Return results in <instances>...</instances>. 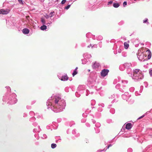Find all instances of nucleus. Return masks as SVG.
I'll use <instances>...</instances> for the list:
<instances>
[{"instance_id":"nucleus-1","label":"nucleus","mask_w":152,"mask_h":152,"mask_svg":"<svg viewBox=\"0 0 152 152\" xmlns=\"http://www.w3.org/2000/svg\"><path fill=\"white\" fill-rule=\"evenodd\" d=\"M48 109L50 108L54 112H61L65 109L66 106L65 101L61 97L60 94H53L47 102Z\"/></svg>"},{"instance_id":"nucleus-2","label":"nucleus","mask_w":152,"mask_h":152,"mask_svg":"<svg viewBox=\"0 0 152 152\" xmlns=\"http://www.w3.org/2000/svg\"><path fill=\"white\" fill-rule=\"evenodd\" d=\"M5 88L7 89V91L6 94L3 96V101L7 102V103L10 104H15L17 101L16 98V94L14 93H11V89L9 86H6Z\"/></svg>"},{"instance_id":"nucleus-3","label":"nucleus","mask_w":152,"mask_h":152,"mask_svg":"<svg viewBox=\"0 0 152 152\" xmlns=\"http://www.w3.org/2000/svg\"><path fill=\"white\" fill-rule=\"evenodd\" d=\"M133 76L132 78L135 81H140L142 80L144 77L143 73L139 69H135L133 70Z\"/></svg>"},{"instance_id":"nucleus-4","label":"nucleus","mask_w":152,"mask_h":152,"mask_svg":"<svg viewBox=\"0 0 152 152\" xmlns=\"http://www.w3.org/2000/svg\"><path fill=\"white\" fill-rule=\"evenodd\" d=\"M85 86L80 85L77 88L78 91L76 92L75 95L77 97H79L80 95V94L85 93L86 96L88 95V93H90V91L87 89L85 90Z\"/></svg>"},{"instance_id":"nucleus-5","label":"nucleus","mask_w":152,"mask_h":152,"mask_svg":"<svg viewBox=\"0 0 152 152\" xmlns=\"http://www.w3.org/2000/svg\"><path fill=\"white\" fill-rule=\"evenodd\" d=\"M137 56L138 59L140 61H143L146 60L145 59H144V58L145 57H146V56L141 52H139L137 53Z\"/></svg>"},{"instance_id":"nucleus-6","label":"nucleus","mask_w":152,"mask_h":152,"mask_svg":"<svg viewBox=\"0 0 152 152\" xmlns=\"http://www.w3.org/2000/svg\"><path fill=\"white\" fill-rule=\"evenodd\" d=\"M41 21L42 25L40 27V29L42 31L46 30L47 28V26L45 25L46 21L45 20L44 18H41Z\"/></svg>"},{"instance_id":"nucleus-7","label":"nucleus","mask_w":152,"mask_h":152,"mask_svg":"<svg viewBox=\"0 0 152 152\" xmlns=\"http://www.w3.org/2000/svg\"><path fill=\"white\" fill-rule=\"evenodd\" d=\"M131 66L130 63H126L124 64L120 65L119 67V69L121 71H124L125 69Z\"/></svg>"},{"instance_id":"nucleus-8","label":"nucleus","mask_w":152,"mask_h":152,"mask_svg":"<svg viewBox=\"0 0 152 152\" xmlns=\"http://www.w3.org/2000/svg\"><path fill=\"white\" fill-rule=\"evenodd\" d=\"M96 80V77H91L89 80L88 83L89 84H91V86H93L95 84Z\"/></svg>"},{"instance_id":"nucleus-9","label":"nucleus","mask_w":152,"mask_h":152,"mask_svg":"<svg viewBox=\"0 0 152 152\" xmlns=\"http://www.w3.org/2000/svg\"><path fill=\"white\" fill-rule=\"evenodd\" d=\"M109 72V71L108 69H104L101 72V75L102 77H104L108 75Z\"/></svg>"},{"instance_id":"nucleus-10","label":"nucleus","mask_w":152,"mask_h":152,"mask_svg":"<svg viewBox=\"0 0 152 152\" xmlns=\"http://www.w3.org/2000/svg\"><path fill=\"white\" fill-rule=\"evenodd\" d=\"M58 78L63 81H66L68 80L69 77L67 76L66 74L65 75L59 76L58 75Z\"/></svg>"},{"instance_id":"nucleus-11","label":"nucleus","mask_w":152,"mask_h":152,"mask_svg":"<svg viewBox=\"0 0 152 152\" xmlns=\"http://www.w3.org/2000/svg\"><path fill=\"white\" fill-rule=\"evenodd\" d=\"M132 66H131L127 68L126 69V72L129 75V76L130 77H132L133 76V73H132V69L131 67Z\"/></svg>"},{"instance_id":"nucleus-12","label":"nucleus","mask_w":152,"mask_h":152,"mask_svg":"<svg viewBox=\"0 0 152 152\" xmlns=\"http://www.w3.org/2000/svg\"><path fill=\"white\" fill-rule=\"evenodd\" d=\"M121 96L123 99L127 101L128 99L129 96L127 92H125L124 94L122 95Z\"/></svg>"},{"instance_id":"nucleus-13","label":"nucleus","mask_w":152,"mask_h":152,"mask_svg":"<svg viewBox=\"0 0 152 152\" xmlns=\"http://www.w3.org/2000/svg\"><path fill=\"white\" fill-rule=\"evenodd\" d=\"M9 9H1L0 10V14H2L3 15H7L10 12Z\"/></svg>"},{"instance_id":"nucleus-14","label":"nucleus","mask_w":152,"mask_h":152,"mask_svg":"<svg viewBox=\"0 0 152 152\" xmlns=\"http://www.w3.org/2000/svg\"><path fill=\"white\" fill-rule=\"evenodd\" d=\"M92 66L93 69H96L99 68L100 67V64L99 63L96 61L93 64Z\"/></svg>"},{"instance_id":"nucleus-15","label":"nucleus","mask_w":152,"mask_h":152,"mask_svg":"<svg viewBox=\"0 0 152 152\" xmlns=\"http://www.w3.org/2000/svg\"><path fill=\"white\" fill-rule=\"evenodd\" d=\"M127 88H126L125 85H123L121 88H120L119 91L123 93L126 91L127 90Z\"/></svg>"},{"instance_id":"nucleus-16","label":"nucleus","mask_w":152,"mask_h":152,"mask_svg":"<svg viewBox=\"0 0 152 152\" xmlns=\"http://www.w3.org/2000/svg\"><path fill=\"white\" fill-rule=\"evenodd\" d=\"M115 97V95L114 94H113L110 96H109L108 98L109 99H113V101L111 102V103H113L115 102H117V101H116L115 99L114 98Z\"/></svg>"},{"instance_id":"nucleus-17","label":"nucleus","mask_w":152,"mask_h":152,"mask_svg":"<svg viewBox=\"0 0 152 152\" xmlns=\"http://www.w3.org/2000/svg\"><path fill=\"white\" fill-rule=\"evenodd\" d=\"M83 57L84 58L87 59H89L91 57V54L88 53H85L83 55Z\"/></svg>"},{"instance_id":"nucleus-18","label":"nucleus","mask_w":152,"mask_h":152,"mask_svg":"<svg viewBox=\"0 0 152 152\" xmlns=\"http://www.w3.org/2000/svg\"><path fill=\"white\" fill-rule=\"evenodd\" d=\"M22 31L23 34H28L29 33L30 30L26 28H25L22 30Z\"/></svg>"},{"instance_id":"nucleus-19","label":"nucleus","mask_w":152,"mask_h":152,"mask_svg":"<svg viewBox=\"0 0 152 152\" xmlns=\"http://www.w3.org/2000/svg\"><path fill=\"white\" fill-rule=\"evenodd\" d=\"M132 127V124L131 123H128L126 125V128L128 130L130 129Z\"/></svg>"},{"instance_id":"nucleus-20","label":"nucleus","mask_w":152,"mask_h":152,"mask_svg":"<svg viewBox=\"0 0 152 152\" xmlns=\"http://www.w3.org/2000/svg\"><path fill=\"white\" fill-rule=\"evenodd\" d=\"M146 52H147V53L148 54L147 56L148 59H146V60L150 59L151 58V51L149 49H148V50H147Z\"/></svg>"},{"instance_id":"nucleus-21","label":"nucleus","mask_w":152,"mask_h":152,"mask_svg":"<svg viewBox=\"0 0 152 152\" xmlns=\"http://www.w3.org/2000/svg\"><path fill=\"white\" fill-rule=\"evenodd\" d=\"M41 130V129L40 128V126H38V128L34 129L33 130V132H39Z\"/></svg>"},{"instance_id":"nucleus-22","label":"nucleus","mask_w":152,"mask_h":152,"mask_svg":"<svg viewBox=\"0 0 152 152\" xmlns=\"http://www.w3.org/2000/svg\"><path fill=\"white\" fill-rule=\"evenodd\" d=\"M82 64H86L87 62H88V61L87 60V59L84 58V59H83L81 60Z\"/></svg>"},{"instance_id":"nucleus-23","label":"nucleus","mask_w":152,"mask_h":152,"mask_svg":"<svg viewBox=\"0 0 152 152\" xmlns=\"http://www.w3.org/2000/svg\"><path fill=\"white\" fill-rule=\"evenodd\" d=\"M120 6L119 4L118 3H114L113 4V6L115 8H118Z\"/></svg>"},{"instance_id":"nucleus-24","label":"nucleus","mask_w":152,"mask_h":152,"mask_svg":"<svg viewBox=\"0 0 152 152\" xmlns=\"http://www.w3.org/2000/svg\"><path fill=\"white\" fill-rule=\"evenodd\" d=\"M124 48L125 49H127L128 48L129 45V44L127 43L126 42H125L124 43Z\"/></svg>"},{"instance_id":"nucleus-25","label":"nucleus","mask_w":152,"mask_h":152,"mask_svg":"<svg viewBox=\"0 0 152 152\" xmlns=\"http://www.w3.org/2000/svg\"><path fill=\"white\" fill-rule=\"evenodd\" d=\"M103 39V37L101 35H99L97 37H96V39L100 41Z\"/></svg>"},{"instance_id":"nucleus-26","label":"nucleus","mask_w":152,"mask_h":152,"mask_svg":"<svg viewBox=\"0 0 152 152\" xmlns=\"http://www.w3.org/2000/svg\"><path fill=\"white\" fill-rule=\"evenodd\" d=\"M148 20L147 18H145L144 20H143V23H146L148 25L149 24V23L148 21Z\"/></svg>"},{"instance_id":"nucleus-27","label":"nucleus","mask_w":152,"mask_h":152,"mask_svg":"<svg viewBox=\"0 0 152 152\" xmlns=\"http://www.w3.org/2000/svg\"><path fill=\"white\" fill-rule=\"evenodd\" d=\"M91 36H92V34L90 33H88L86 35V37L88 38L89 37L91 38Z\"/></svg>"},{"instance_id":"nucleus-28","label":"nucleus","mask_w":152,"mask_h":152,"mask_svg":"<svg viewBox=\"0 0 152 152\" xmlns=\"http://www.w3.org/2000/svg\"><path fill=\"white\" fill-rule=\"evenodd\" d=\"M115 110L114 108L111 109L110 110V112L112 114H114L115 113Z\"/></svg>"},{"instance_id":"nucleus-29","label":"nucleus","mask_w":152,"mask_h":152,"mask_svg":"<svg viewBox=\"0 0 152 152\" xmlns=\"http://www.w3.org/2000/svg\"><path fill=\"white\" fill-rule=\"evenodd\" d=\"M57 145L56 144L53 143L51 144V147L52 149H54L56 147Z\"/></svg>"},{"instance_id":"nucleus-30","label":"nucleus","mask_w":152,"mask_h":152,"mask_svg":"<svg viewBox=\"0 0 152 152\" xmlns=\"http://www.w3.org/2000/svg\"><path fill=\"white\" fill-rule=\"evenodd\" d=\"M100 126L101 124L97 122L95 124V126L97 128L99 127Z\"/></svg>"},{"instance_id":"nucleus-31","label":"nucleus","mask_w":152,"mask_h":152,"mask_svg":"<svg viewBox=\"0 0 152 152\" xmlns=\"http://www.w3.org/2000/svg\"><path fill=\"white\" fill-rule=\"evenodd\" d=\"M122 56L124 57H125L127 56V54L126 52H123L122 53Z\"/></svg>"},{"instance_id":"nucleus-32","label":"nucleus","mask_w":152,"mask_h":152,"mask_svg":"<svg viewBox=\"0 0 152 152\" xmlns=\"http://www.w3.org/2000/svg\"><path fill=\"white\" fill-rule=\"evenodd\" d=\"M35 120V118L34 117H32L29 119V121L31 122L34 121Z\"/></svg>"},{"instance_id":"nucleus-33","label":"nucleus","mask_w":152,"mask_h":152,"mask_svg":"<svg viewBox=\"0 0 152 152\" xmlns=\"http://www.w3.org/2000/svg\"><path fill=\"white\" fill-rule=\"evenodd\" d=\"M29 114L31 116H34L35 114L33 111H31L29 112Z\"/></svg>"},{"instance_id":"nucleus-34","label":"nucleus","mask_w":152,"mask_h":152,"mask_svg":"<svg viewBox=\"0 0 152 152\" xmlns=\"http://www.w3.org/2000/svg\"><path fill=\"white\" fill-rule=\"evenodd\" d=\"M95 101L94 100H92L91 101V104L92 105H94L95 104Z\"/></svg>"},{"instance_id":"nucleus-35","label":"nucleus","mask_w":152,"mask_h":152,"mask_svg":"<svg viewBox=\"0 0 152 152\" xmlns=\"http://www.w3.org/2000/svg\"><path fill=\"white\" fill-rule=\"evenodd\" d=\"M77 73V71H75V70H74L73 72L72 73V75L73 76H74L75 75H76Z\"/></svg>"},{"instance_id":"nucleus-36","label":"nucleus","mask_w":152,"mask_h":152,"mask_svg":"<svg viewBox=\"0 0 152 152\" xmlns=\"http://www.w3.org/2000/svg\"><path fill=\"white\" fill-rule=\"evenodd\" d=\"M121 82L123 84H127L128 83V81L127 80H122Z\"/></svg>"},{"instance_id":"nucleus-37","label":"nucleus","mask_w":152,"mask_h":152,"mask_svg":"<svg viewBox=\"0 0 152 152\" xmlns=\"http://www.w3.org/2000/svg\"><path fill=\"white\" fill-rule=\"evenodd\" d=\"M41 138L42 139H45L47 138V136L45 134H43L42 136L41 137Z\"/></svg>"},{"instance_id":"nucleus-38","label":"nucleus","mask_w":152,"mask_h":152,"mask_svg":"<svg viewBox=\"0 0 152 152\" xmlns=\"http://www.w3.org/2000/svg\"><path fill=\"white\" fill-rule=\"evenodd\" d=\"M134 88L133 87H131V88H130L129 89V90L131 92H133L134 91Z\"/></svg>"},{"instance_id":"nucleus-39","label":"nucleus","mask_w":152,"mask_h":152,"mask_svg":"<svg viewBox=\"0 0 152 152\" xmlns=\"http://www.w3.org/2000/svg\"><path fill=\"white\" fill-rule=\"evenodd\" d=\"M71 4H68L67 6H66L64 8L66 10H68L70 7Z\"/></svg>"},{"instance_id":"nucleus-40","label":"nucleus","mask_w":152,"mask_h":152,"mask_svg":"<svg viewBox=\"0 0 152 152\" xmlns=\"http://www.w3.org/2000/svg\"><path fill=\"white\" fill-rule=\"evenodd\" d=\"M95 130L96 131V133H99L100 132V129L97 128V129H96L94 128Z\"/></svg>"},{"instance_id":"nucleus-41","label":"nucleus","mask_w":152,"mask_h":152,"mask_svg":"<svg viewBox=\"0 0 152 152\" xmlns=\"http://www.w3.org/2000/svg\"><path fill=\"white\" fill-rule=\"evenodd\" d=\"M140 92H139L138 91H136L135 92V94L136 96H137L140 95Z\"/></svg>"},{"instance_id":"nucleus-42","label":"nucleus","mask_w":152,"mask_h":152,"mask_svg":"<svg viewBox=\"0 0 152 152\" xmlns=\"http://www.w3.org/2000/svg\"><path fill=\"white\" fill-rule=\"evenodd\" d=\"M107 122L108 123H112V120L111 119H109L107 120Z\"/></svg>"},{"instance_id":"nucleus-43","label":"nucleus","mask_w":152,"mask_h":152,"mask_svg":"<svg viewBox=\"0 0 152 152\" xmlns=\"http://www.w3.org/2000/svg\"><path fill=\"white\" fill-rule=\"evenodd\" d=\"M120 84L119 83L117 84L115 86V88L117 89H120Z\"/></svg>"},{"instance_id":"nucleus-44","label":"nucleus","mask_w":152,"mask_h":152,"mask_svg":"<svg viewBox=\"0 0 152 152\" xmlns=\"http://www.w3.org/2000/svg\"><path fill=\"white\" fill-rule=\"evenodd\" d=\"M54 13V12H50L49 14V17L50 18L52 17V16H53V14Z\"/></svg>"},{"instance_id":"nucleus-45","label":"nucleus","mask_w":152,"mask_h":152,"mask_svg":"<svg viewBox=\"0 0 152 152\" xmlns=\"http://www.w3.org/2000/svg\"><path fill=\"white\" fill-rule=\"evenodd\" d=\"M149 73L151 76H152V69H150L149 70Z\"/></svg>"},{"instance_id":"nucleus-46","label":"nucleus","mask_w":152,"mask_h":152,"mask_svg":"<svg viewBox=\"0 0 152 152\" xmlns=\"http://www.w3.org/2000/svg\"><path fill=\"white\" fill-rule=\"evenodd\" d=\"M102 110V107L99 106L98 109V111L99 112H101Z\"/></svg>"},{"instance_id":"nucleus-47","label":"nucleus","mask_w":152,"mask_h":152,"mask_svg":"<svg viewBox=\"0 0 152 152\" xmlns=\"http://www.w3.org/2000/svg\"><path fill=\"white\" fill-rule=\"evenodd\" d=\"M143 86H141L140 87V93H141L143 90Z\"/></svg>"},{"instance_id":"nucleus-48","label":"nucleus","mask_w":152,"mask_h":152,"mask_svg":"<svg viewBox=\"0 0 152 152\" xmlns=\"http://www.w3.org/2000/svg\"><path fill=\"white\" fill-rule=\"evenodd\" d=\"M69 88L68 87H66L65 88L64 90L66 92H68L69 91Z\"/></svg>"},{"instance_id":"nucleus-49","label":"nucleus","mask_w":152,"mask_h":152,"mask_svg":"<svg viewBox=\"0 0 152 152\" xmlns=\"http://www.w3.org/2000/svg\"><path fill=\"white\" fill-rule=\"evenodd\" d=\"M127 2L126 1H124L123 2V6L124 7H125L127 5Z\"/></svg>"},{"instance_id":"nucleus-50","label":"nucleus","mask_w":152,"mask_h":152,"mask_svg":"<svg viewBox=\"0 0 152 152\" xmlns=\"http://www.w3.org/2000/svg\"><path fill=\"white\" fill-rule=\"evenodd\" d=\"M128 152H132V149L131 148H129L127 150Z\"/></svg>"},{"instance_id":"nucleus-51","label":"nucleus","mask_w":152,"mask_h":152,"mask_svg":"<svg viewBox=\"0 0 152 152\" xmlns=\"http://www.w3.org/2000/svg\"><path fill=\"white\" fill-rule=\"evenodd\" d=\"M66 0H62L61 1V4H64L66 3Z\"/></svg>"},{"instance_id":"nucleus-52","label":"nucleus","mask_w":152,"mask_h":152,"mask_svg":"<svg viewBox=\"0 0 152 152\" xmlns=\"http://www.w3.org/2000/svg\"><path fill=\"white\" fill-rule=\"evenodd\" d=\"M99 47L101 48L102 47V42H100L99 43Z\"/></svg>"},{"instance_id":"nucleus-53","label":"nucleus","mask_w":152,"mask_h":152,"mask_svg":"<svg viewBox=\"0 0 152 152\" xmlns=\"http://www.w3.org/2000/svg\"><path fill=\"white\" fill-rule=\"evenodd\" d=\"M35 115L36 116L37 118H41V116L38 114H35Z\"/></svg>"},{"instance_id":"nucleus-54","label":"nucleus","mask_w":152,"mask_h":152,"mask_svg":"<svg viewBox=\"0 0 152 152\" xmlns=\"http://www.w3.org/2000/svg\"><path fill=\"white\" fill-rule=\"evenodd\" d=\"M99 105L101 107H104V104L103 103H101L100 104H99Z\"/></svg>"},{"instance_id":"nucleus-55","label":"nucleus","mask_w":152,"mask_h":152,"mask_svg":"<svg viewBox=\"0 0 152 152\" xmlns=\"http://www.w3.org/2000/svg\"><path fill=\"white\" fill-rule=\"evenodd\" d=\"M144 84L145 87L146 88L148 86V83L146 82H145L144 83Z\"/></svg>"},{"instance_id":"nucleus-56","label":"nucleus","mask_w":152,"mask_h":152,"mask_svg":"<svg viewBox=\"0 0 152 152\" xmlns=\"http://www.w3.org/2000/svg\"><path fill=\"white\" fill-rule=\"evenodd\" d=\"M82 115L83 117H84V118L86 117L87 116V113H83L82 114Z\"/></svg>"},{"instance_id":"nucleus-57","label":"nucleus","mask_w":152,"mask_h":152,"mask_svg":"<svg viewBox=\"0 0 152 152\" xmlns=\"http://www.w3.org/2000/svg\"><path fill=\"white\" fill-rule=\"evenodd\" d=\"M124 23V22L123 21H121L118 23V24L120 25H121L123 24Z\"/></svg>"},{"instance_id":"nucleus-58","label":"nucleus","mask_w":152,"mask_h":152,"mask_svg":"<svg viewBox=\"0 0 152 152\" xmlns=\"http://www.w3.org/2000/svg\"><path fill=\"white\" fill-rule=\"evenodd\" d=\"M91 38L95 40L96 39V37H95L94 35H92L91 36Z\"/></svg>"},{"instance_id":"nucleus-59","label":"nucleus","mask_w":152,"mask_h":152,"mask_svg":"<svg viewBox=\"0 0 152 152\" xmlns=\"http://www.w3.org/2000/svg\"><path fill=\"white\" fill-rule=\"evenodd\" d=\"M112 3H113V1H110L108 2L107 5H109L111 4H112Z\"/></svg>"},{"instance_id":"nucleus-60","label":"nucleus","mask_w":152,"mask_h":152,"mask_svg":"<svg viewBox=\"0 0 152 152\" xmlns=\"http://www.w3.org/2000/svg\"><path fill=\"white\" fill-rule=\"evenodd\" d=\"M72 133L73 134L75 135L76 133L75 130V129L73 130L72 131Z\"/></svg>"},{"instance_id":"nucleus-61","label":"nucleus","mask_w":152,"mask_h":152,"mask_svg":"<svg viewBox=\"0 0 152 152\" xmlns=\"http://www.w3.org/2000/svg\"><path fill=\"white\" fill-rule=\"evenodd\" d=\"M52 23V22L50 21L49 23H46V24L47 25V27L49 26L50 25H51V24Z\"/></svg>"},{"instance_id":"nucleus-62","label":"nucleus","mask_w":152,"mask_h":152,"mask_svg":"<svg viewBox=\"0 0 152 152\" xmlns=\"http://www.w3.org/2000/svg\"><path fill=\"white\" fill-rule=\"evenodd\" d=\"M105 149H104L103 150L99 149L97 151V152H102L104 151Z\"/></svg>"},{"instance_id":"nucleus-63","label":"nucleus","mask_w":152,"mask_h":152,"mask_svg":"<svg viewBox=\"0 0 152 152\" xmlns=\"http://www.w3.org/2000/svg\"><path fill=\"white\" fill-rule=\"evenodd\" d=\"M112 144H109V145H108V146L107 147L106 150H107V149H108L110 147L112 146Z\"/></svg>"},{"instance_id":"nucleus-64","label":"nucleus","mask_w":152,"mask_h":152,"mask_svg":"<svg viewBox=\"0 0 152 152\" xmlns=\"http://www.w3.org/2000/svg\"><path fill=\"white\" fill-rule=\"evenodd\" d=\"M86 120L85 118L81 120V121L82 123H84L86 122Z\"/></svg>"}]
</instances>
